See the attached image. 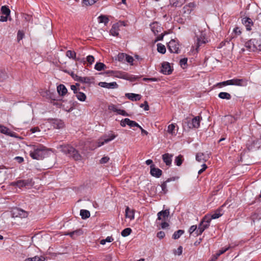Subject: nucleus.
I'll return each mask as SVG.
<instances>
[{
    "label": "nucleus",
    "mask_w": 261,
    "mask_h": 261,
    "mask_svg": "<svg viewBox=\"0 0 261 261\" xmlns=\"http://www.w3.org/2000/svg\"><path fill=\"white\" fill-rule=\"evenodd\" d=\"M47 149L41 144L34 145L33 150L30 152L31 157L35 160H40L43 159L47 155Z\"/></svg>",
    "instance_id": "nucleus-1"
},
{
    "label": "nucleus",
    "mask_w": 261,
    "mask_h": 261,
    "mask_svg": "<svg viewBox=\"0 0 261 261\" xmlns=\"http://www.w3.org/2000/svg\"><path fill=\"white\" fill-rule=\"evenodd\" d=\"M61 150L64 154L72 158L75 161H80L82 159V155L79 151L72 146L69 144L60 146Z\"/></svg>",
    "instance_id": "nucleus-2"
},
{
    "label": "nucleus",
    "mask_w": 261,
    "mask_h": 261,
    "mask_svg": "<svg viewBox=\"0 0 261 261\" xmlns=\"http://www.w3.org/2000/svg\"><path fill=\"white\" fill-rule=\"evenodd\" d=\"M245 47L249 51L261 50V38L260 37L252 38L246 42Z\"/></svg>",
    "instance_id": "nucleus-3"
},
{
    "label": "nucleus",
    "mask_w": 261,
    "mask_h": 261,
    "mask_svg": "<svg viewBox=\"0 0 261 261\" xmlns=\"http://www.w3.org/2000/svg\"><path fill=\"white\" fill-rule=\"evenodd\" d=\"M107 73H111L112 75H113L114 76L116 77L126 80L130 82H134L135 81L138 80L139 79V77L138 76H135L128 73L122 71L111 70L108 71Z\"/></svg>",
    "instance_id": "nucleus-4"
},
{
    "label": "nucleus",
    "mask_w": 261,
    "mask_h": 261,
    "mask_svg": "<svg viewBox=\"0 0 261 261\" xmlns=\"http://www.w3.org/2000/svg\"><path fill=\"white\" fill-rule=\"evenodd\" d=\"M168 48L172 53H179V44L175 40H171L168 44Z\"/></svg>",
    "instance_id": "nucleus-5"
},
{
    "label": "nucleus",
    "mask_w": 261,
    "mask_h": 261,
    "mask_svg": "<svg viewBox=\"0 0 261 261\" xmlns=\"http://www.w3.org/2000/svg\"><path fill=\"white\" fill-rule=\"evenodd\" d=\"M117 135L113 133L109 134L108 135H105L103 137L99 140L97 142V147H100L101 146L104 145L105 143H107L110 141L113 140L116 137Z\"/></svg>",
    "instance_id": "nucleus-6"
},
{
    "label": "nucleus",
    "mask_w": 261,
    "mask_h": 261,
    "mask_svg": "<svg viewBox=\"0 0 261 261\" xmlns=\"http://www.w3.org/2000/svg\"><path fill=\"white\" fill-rule=\"evenodd\" d=\"M11 185L12 186L17 187L19 188H21L26 186H31V180H19L16 181H13L11 182Z\"/></svg>",
    "instance_id": "nucleus-7"
},
{
    "label": "nucleus",
    "mask_w": 261,
    "mask_h": 261,
    "mask_svg": "<svg viewBox=\"0 0 261 261\" xmlns=\"http://www.w3.org/2000/svg\"><path fill=\"white\" fill-rule=\"evenodd\" d=\"M173 71L170 64L168 62H163L162 64L160 72L164 74H170Z\"/></svg>",
    "instance_id": "nucleus-8"
},
{
    "label": "nucleus",
    "mask_w": 261,
    "mask_h": 261,
    "mask_svg": "<svg viewBox=\"0 0 261 261\" xmlns=\"http://www.w3.org/2000/svg\"><path fill=\"white\" fill-rule=\"evenodd\" d=\"M76 54L73 50H68L66 53V56L70 59H72L79 62H85V58H76Z\"/></svg>",
    "instance_id": "nucleus-9"
},
{
    "label": "nucleus",
    "mask_w": 261,
    "mask_h": 261,
    "mask_svg": "<svg viewBox=\"0 0 261 261\" xmlns=\"http://www.w3.org/2000/svg\"><path fill=\"white\" fill-rule=\"evenodd\" d=\"M13 217L26 218L28 217V213L21 209L16 208L12 211Z\"/></svg>",
    "instance_id": "nucleus-10"
},
{
    "label": "nucleus",
    "mask_w": 261,
    "mask_h": 261,
    "mask_svg": "<svg viewBox=\"0 0 261 261\" xmlns=\"http://www.w3.org/2000/svg\"><path fill=\"white\" fill-rule=\"evenodd\" d=\"M207 42V40L204 37L202 34L198 37H197L196 44V50L197 51H198V49L200 47L205 44Z\"/></svg>",
    "instance_id": "nucleus-11"
},
{
    "label": "nucleus",
    "mask_w": 261,
    "mask_h": 261,
    "mask_svg": "<svg viewBox=\"0 0 261 261\" xmlns=\"http://www.w3.org/2000/svg\"><path fill=\"white\" fill-rule=\"evenodd\" d=\"M98 85L101 87L107 89H116L118 87V85L115 82L110 83L105 82H101L98 83Z\"/></svg>",
    "instance_id": "nucleus-12"
},
{
    "label": "nucleus",
    "mask_w": 261,
    "mask_h": 261,
    "mask_svg": "<svg viewBox=\"0 0 261 261\" xmlns=\"http://www.w3.org/2000/svg\"><path fill=\"white\" fill-rule=\"evenodd\" d=\"M150 173L152 176L159 178L162 175V171L160 169L156 168L154 165H151Z\"/></svg>",
    "instance_id": "nucleus-13"
},
{
    "label": "nucleus",
    "mask_w": 261,
    "mask_h": 261,
    "mask_svg": "<svg viewBox=\"0 0 261 261\" xmlns=\"http://www.w3.org/2000/svg\"><path fill=\"white\" fill-rule=\"evenodd\" d=\"M210 226L205 223V222H203L202 220L199 223L198 229L196 232V236H198L201 235L202 232L207 228H208Z\"/></svg>",
    "instance_id": "nucleus-14"
},
{
    "label": "nucleus",
    "mask_w": 261,
    "mask_h": 261,
    "mask_svg": "<svg viewBox=\"0 0 261 261\" xmlns=\"http://www.w3.org/2000/svg\"><path fill=\"white\" fill-rule=\"evenodd\" d=\"M232 82L234 86L245 87L247 85V80L245 79H233Z\"/></svg>",
    "instance_id": "nucleus-15"
},
{
    "label": "nucleus",
    "mask_w": 261,
    "mask_h": 261,
    "mask_svg": "<svg viewBox=\"0 0 261 261\" xmlns=\"http://www.w3.org/2000/svg\"><path fill=\"white\" fill-rule=\"evenodd\" d=\"M210 158L208 153L205 154L202 152L197 153L196 155V160L199 162H205Z\"/></svg>",
    "instance_id": "nucleus-16"
},
{
    "label": "nucleus",
    "mask_w": 261,
    "mask_h": 261,
    "mask_svg": "<svg viewBox=\"0 0 261 261\" xmlns=\"http://www.w3.org/2000/svg\"><path fill=\"white\" fill-rule=\"evenodd\" d=\"M225 205V204H223L222 206L217 208L215 212L212 215V218L214 219H216L219 218L221 216H222L224 214L223 207Z\"/></svg>",
    "instance_id": "nucleus-17"
},
{
    "label": "nucleus",
    "mask_w": 261,
    "mask_h": 261,
    "mask_svg": "<svg viewBox=\"0 0 261 261\" xmlns=\"http://www.w3.org/2000/svg\"><path fill=\"white\" fill-rule=\"evenodd\" d=\"M243 24L246 27L247 31L251 30V27L253 25V22L251 18L249 17H244L242 19Z\"/></svg>",
    "instance_id": "nucleus-18"
},
{
    "label": "nucleus",
    "mask_w": 261,
    "mask_h": 261,
    "mask_svg": "<svg viewBox=\"0 0 261 261\" xmlns=\"http://www.w3.org/2000/svg\"><path fill=\"white\" fill-rule=\"evenodd\" d=\"M169 214L170 212L168 209L160 211L158 213V220L165 221L166 218L169 216Z\"/></svg>",
    "instance_id": "nucleus-19"
},
{
    "label": "nucleus",
    "mask_w": 261,
    "mask_h": 261,
    "mask_svg": "<svg viewBox=\"0 0 261 261\" xmlns=\"http://www.w3.org/2000/svg\"><path fill=\"white\" fill-rule=\"evenodd\" d=\"M74 79L75 81L82 83L90 84L91 83V78L90 77L80 76L76 75Z\"/></svg>",
    "instance_id": "nucleus-20"
},
{
    "label": "nucleus",
    "mask_w": 261,
    "mask_h": 261,
    "mask_svg": "<svg viewBox=\"0 0 261 261\" xmlns=\"http://www.w3.org/2000/svg\"><path fill=\"white\" fill-rule=\"evenodd\" d=\"M83 231L81 229H79L74 231L69 232H65L64 234L69 236L72 239H75L76 237L83 234Z\"/></svg>",
    "instance_id": "nucleus-21"
},
{
    "label": "nucleus",
    "mask_w": 261,
    "mask_h": 261,
    "mask_svg": "<svg viewBox=\"0 0 261 261\" xmlns=\"http://www.w3.org/2000/svg\"><path fill=\"white\" fill-rule=\"evenodd\" d=\"M172 156L169 153H165L162 155L163 160L167 166H170L171 165Z\"/></svg>",
    "instance_id": "nucleus-22"
},
{
    "label": "nucleus",
    "mask_w": 261,
    "mask_h": 261,
    "mask_svg": "<svg viewBox=\"0 0 261 261\" xmlns=\"http://www.w3.org/2000/svg\"><path fill=\"white\" fill-rule=\"evenodd\" d=\"M125 217L130 220H133L135 218V211L130 210L128 206H126L125 210Z\"/></svg>",
    "instance_id": "nucleus-23"
},
{
    "label": "nucleus",
    "mask_w": 261,
    "mask_h": 261,
    "mask_svg": "<svg viewBox=\"0 0 261 261\" xmlns=\"http://www.w3.org/2000/svg\"><path fill=\"white\" fill-rule=\"evenodd\" d=\"M125 96L129 99L132 101L139 100L141 98V95L135 93H126Z\"/></svg>",
    "instance_id": "nucleus-24"
},
{
    "label": "nucleus",
    "mask_w": 261,
    "mask_h": 261,
    "mask_svg": "<svg viewBox=\"0 0 261 261\" xmlns=\"http://www.w3.org/2000/svg\"><path fill=\"white\" fill-rule=\"evenodd\" d=\"M151 29L154 35H157L161 31V27L157 22H153L150 25Z\"/></svg>",
    "instance_id": "nucleus-25"
},
{
    "label": "nucleus",
    "mask_w": 261,
    "mask_h": 261,
    "mask_svg": "<svg viewBox=\"0 0 261 261\" xmlns=\"http://www.w3.org/2000/svg\"><path fill=\"white\" fill-rule=\"evenodd\" d=\"M57 91L59 95L64 96L67 93V89L64 85L60 84L57 87Z\"/></svg>",
    "instance_id": "nucleus-26"
},
{
    "label": "nucleus",
    "mask_w": 261,
    "mask_h": 261,
    "mask_svg": "<svg viewBox=\"0 0 261 261\" xmlns=\"http://www.w3.org/2000/svg\"><path fill=\"white\" fill-rule=\"evenodd\" d=\"M200 117L196 116L191 120V126L195 128H197L200 126Z\"/></svg>",
    "instance_id": "nucleus-27"
},
{
    "label": "nucleus",
    "mask_w": 261,
    "mask_h": 261,
    "mask_svg": "<svg viewBox=\"0 0 261 261\" xmlns=\"http://www.w3.org/2000/svg\"><path fill=\"white\" fill-rule=\"evenodd\" d=\"M85 62H82L84 65L87 64V66H91L93 62H94L95 58L92 55H89L86 58H85Z\"/></svg>",
    "instance_id": "nucleus-28"
},
{
    "label": "nucleus",
    "mask_w": 261,
    "mask_h": 261,
    "mask_svg": "<svg viewBox=\"0 0 261 261\" xmlns=\"http://www.w3.org/2000/svg\"><path fill=\"white\" fill-rule=\"evenodd\" d=\"M218 97L221 99L227 100H229L231 98V96L229 93L225 92H221L219 93Z\"/></svg>",
    "instance_id": "nucleus-29"
},
{
    "label": "nucleus",
    "mask_w": 261,
    "mask_h": 261,
    "mask_svg": "<svg viewBox=\"0 0 261 261\" xmlns=\"http://www.w3.org/2000/svg\"><path fill=\"white\" fill-rule=\"evenodd\" d=\"M0 132L2 134L12 136L10 129L7 127L0 124Z\"/></svg>",
    "instance_id": "nucleus-30"
},
{
    "label": "nucleus",
    "mask_w": 261,
    "mask_h": 261,
    "mask_svg": "<svg viewBox=\"0 0 261 261\" xmlns=\"http://www.w3.org/2000/svg\"><path fill=\"white\" fill-rule=\"evenodd\" d=\"M98 21L99 23H103L107 25L109 21V19L107 16L101 15L98 17Z\"/></svg>",
    "instance_id": "nucleus-31"
},
{
    "label": "nucleus",
    "mask_w": 261,
    "mask_h": 261,
    "mask_svg": "<svg viewBox=\"0 0 261 261\" xmlns=\"http://www.w3.org/2000/svg\"><path fill=\"white\" fill-rule=\"evenodd\" d=\"M80 215L83 219H86L90 216V213L88 210H81L80 211Z\"/></svg>",
    "instance_id": "nucleus-32"
},
{
    "label": "nucleus",
    "mask_w": 261,
    "mask_h": 261,
    "mask_svg": "<svg viewBox=\"0 0 261 261\" xmlns=\"http://www.w3.org/2000/svg\"><path fill=\"white\" fill-rule=\"evenodd\" d=\"M1 11L3 15L6 16H10L11 11L9 8L8 6H3L1 7Z\"/></svg>",
    "instance_id": "nucleus-33"
},
{
    "label": "nucleus",
    "mask_w": 261,
    "mask_h": 261,
    "mask_svg": "<svg viewBox=\"0 0 261 261\" xmlns=\"http://www.w3.org/2000/svg\"><path fill=\"white\" fill-rule=\"evenodd\" d=\"M185 232L184 230L179 229L174 232L172 235V239L174 240H177L180 238V237Z\"/></svg>",
    "instance_id": "nucleus-34"
},
{
    "label": "nucleus",
    "mask_w": 261,
    "mask_h": 261,
    "mask_svg": "<svg viewBox=\"0 0 261 261\" xmlns=\"http://www.w3.org/2000/svg\"><path fill=\"white\" fill-rule=\"evenodd\" d=\"M107 67L106 65L101 62L96 63L95 65L94 68L97 71H101L106 69Z\"/></svg>",
    "instance_id": "nucleus-35"
},
{
    "label": "nucleus",
    "mask_w": 261,
    "mask_h": 261,
    "mask_svg": "<svg viewBox=\"0 0 261 261\" xmlns=\"http://www.w3.org/2000/svg\"><path fill=\"white\" fill-rule=\"evenodd\" d=\"M183 161V156L180 154L175 158L174 163L176 164V165L180 166L182 164Z\"/></svg>",
    "instance_id": "nucleus-36"
},
{
    "label": "nucleus",
    "mask_w": 261,
    "mask_h": 261,
    "mask_svg": "<svg viewBox=\"0 0 261 261\" xmlns=\"http://www.w3.org/2000/svg\"><path fill=\"white\" fill-rule=\"evenodd\" d=\"M76 97L78 100L81 101H84L86 99V95L85 94L81 92H76Z\"/></svg>",
    "instance_id": "nucleus-37"
},
{
    "label": "nucleus",
    "mask_w": 261,
    "mask_h": 261,
    "mask_svg": "<svg viewBox=\"0 0 261 261\" xmlns=\"http://www.w3.org/2000/svg\"><path fill=\"white\" fill-rule=\"evenodd\" d=\"M157 50L159 53L164 54L166 51L165 46L161 43L157 44Z\"/></svg>",
    "instance_id": "nucleus-38"
},
{
    "label": "nucleus",
    "mask_w": 261,
    "mask_h": 261,
    "mask_svg": "<svg viewBox=\"0 0 261 261\" xmlns=\"http://www.w3.org/2000/svg\"><path fill=\"white\" fill-rule=\"evenodd\" d=\"M8 76L4 69H0V82H3L8 78Z\"/></svg>",
    "instance_id": "nucleus-39"
},
{
    "label": "nucleus",
    "mask_w": 261,
    "mask_h": 261,
    "mask_svg": "<svg viewBox=\"0 0 261 261\" xmlns=\"http://www.w3.org/2000/svg\"><path fill=\"white\" fill-rule=\"evenodd\" d=\"M111 34L114 36H117L119 35L118 25L116 24L112 26L111 30H110Z\"/></svg>",
    "instance_id": "nucleus-40"
},
{
    "label": "nucleus",
    "mask_w": 261,
    "mask_h": 261,
    "mask_svg": "<svg viewBox=\"0 0 261 261\" xmlns=\"http://www.w3.org/2000/svg\"><path fill=\"white\" fill-rule=\"evenodd\" d=\"M175 128V125L174 124H171L168 125L167 132L172 135H176V133L174 132V129Z\"/></svg>",
    "instance_id": "nucleus-41"
},
{
    "label": "nucleus",
    "mask_w": 261,
    "mask_h": 261,
    "mask_svg": "<svg viewBox=\"0 0 261 261\" xmlns=\"http://www.w3.org/2000/svg\"><path fill=\"white\" fill-rule=\"evenodd\" d=\"M132 231V230L130 228H126L124 229L121 232V234L123 237H126L129 236Z\"/></svg>",
    "instance_id": "nucleus-42"
},
{
    "label": "nucleus",
    "mask_w": 261,
    "mask_h": 261,
    "mask_svg": "<svg viewBox=\"0 0 261 261\" xmlns=\"http://www.w3.org/2000/svg\"><path fill=\"white\" fill-rule=\"evenodd\" d=\"M126 54L124 53H119L117 55L116 60H117L119 62H124L125 60Z\"/></svg>",
    "instance_id": "nucleus-43"
},
{
    "label": "nucleus",
    "mask_w": 261,
    "mask_h": 261,
    "mask_svg": "<svg viewBox=\"0 0 261 261\" xmlns=\"http://www.w3.org/2000/svg\"><path fill=\"white\" fill-rule=\"evenodd\" d=\"M212 219H214L212 218V216L205 215L203 217L202 220L210 226V223Z\"/></svg>",
    "instance_id": "nucleus-44"
},
{
    "label": "nucleus",
    "mask_w": 261,
    "mask_h": 261,
    "mask_svg": "<svg viewBox=\"0 0 261 261\" xmlns=\"http://www.w3.org/2000/svg\"><path fill=\"white\" fill-rule=\"evenodd\" d=\"M169 1L170 5L174 7H180L182 5L179 2V0H169Z\"/></svg>",
    "instance_id": "nucleus-45"
},
{
    "label": "nucleus",
    "mask_w": 261,
    "mask_h": 261,
    "mask_svg": "<svg viewBox=\"0 0 261 261\" xmlns=\"http://www.w3.org/2000/svg\"><path fill=\"white\" fill-rule=\"evenodd\" d=\"M45 258H43V260H41V258L38 256H35L33 257H29L26 258L24 261H44Z\"/></svg>",
    "instance_id": "nucleus-46"
},
{
    "label": "nucleus",
    "mask_w": 261,
    "mask_h": 261,
    "mask_svg": "<svg viewBox=\"0 0 261 261\" xmlns=\"http://www.w3.org/2000/svg\"><path fill=\"white\" fill-rule=\"evenodd\" d=\"M98 0H83V4L86 6H91Z\"/></svg>",
    "instance_id": "nucleus-47"
},
{
    "label": "nucleus",
    "mask_w": 261,
    "mask_h": 261,
    "mask_svg": "<svg viewBox=\"0 0 261 261\" xmlns=\"http://www.w3.org/2000/svg\"><path fill=\"white\" fill-rule=\"evenodd\" d=\"M167 182L165 181L161 185L162 188V192L164 194H166L168 192V189L167 188Z\"/></svg>",
    "instance_id": "nucleus-48"
},
{
    "label": "nucleus",
    "mask_w": 261,
    "mask_h": 261,
    "mask_svg": "<svg viewBox=\"0 0 261 261\" xmlns=\"http://www.w3.org/2000/svg\"><path fill=\"white\" fill-rule=\"evenodd\" d=\"M114 240L112 237H108L106 239H103L100 241V244L105 245L106 242H112Z\"/></svg>",
    "instance_id": "nucleus-49"
},
{
    "label": "nucleus",
    "mask_w": 261,
    "mask_h": 261,
    "mask_svg": "<svg viewBox=\"0 0 261 261\" xmlns=\"http://www.w3.org/2000/svg\"><path fill=\"white\" fill-rule=\"evenodd\" d=\"M218 84L221 86H227V85H232V79L219 83Z\"/></svg>",
    "instance_id": "nucleus-50"
},
{
    "label": "nucleus",
    "mask_w": 261,
    "mask_h": 261,
    "mask_svg": "<svg viewBox=\"0 0 261 261\" xmlns=\"http://www.w3.org/2000/svg\"><path fill=\"white\" fill-rule=\"evenodd\" d=\"M127 121V120H126ZM127 122L129 123L128 125L130 127H138L139 126V124L137 123L135 121H133L131 120H127Z\"/></svg>",
    "instance_id": "nucleus-51"
},
{
    "label": "nucleus",
    "mask_w": 261,
    "mask_h": 261,
    "mask_svg": "<svg viewBox=\"0 0 261 261\" xmlns=\"http://www.w3.org/2000/svg\"><path fill=\"white\" fill-rule=\"evenodd\" d=\"M24 33L22 31H20V30L18 31V33H17V38L18 41H19L20 40L22 39V38L24 37Z\"/></svg>",
    "instance_id": "nucleus-52"
},
{
    "label": "nucleus",
    "mask_w": 261,
    "mask_h": 261,
    "mask_svg": "<svg viewBox=\"0 0 261 261\" xmlns=\"http://www.w3.org/2000/svg\"><path fill=\"white\" fill-rule=\"evenodd\" d=\"M197 229H198V227H197V225H192L190 227V228L189 229V232L190 234H192V233H193L194 231H195V232H196Z\"/></svg>",
    "instance_id": "nucleus-53"
},
{
    "label": "nucleus",
    "mask_w": 261,
    "mask_h": 261,
    "mask_svg": "<svg viewBox=\"0 0 261 261\" xmlns=\"http://www.w3.org/2000/svg\"><path fill=\"white\" fill-rule=\"evenodd\" d=\"M140 107L143 108L145 111H148L149 109V107L147 101H145L143 103H141Z\"/></svg>",
    "instance_id": "nucleus-54"
},
{
    "label": "nucleus",
    "mask_w": 261,
    "mask_h": 261,
    "mask_svg": "<svg viewBox=\"0 0 261 261\" xmlns=\"http://www.w3.org/2000/svg\"><path fill=\"white\" fill-rule=\"evenodd\" d=\"M229 247L223 248L219 251V252L216 254V257L219 256L220 255L223 254L226 251L229 249Z\"/></svg>",
    "instance_id": "nucleus-55"
},
{
    "label": "nucleus",
    "mask_w": 261,
    "mask_h": 261,
    "mask_svg": "<svg viewBox=\"0 0 261 261\" xmlns=\"http://www.w3.org/2000/svg\"><path fill=\"white\" fill-rule=\"evenodd\" d=\"M109 160H110L109 157H108L107 156H103L100 159L99 162L100 164H106V163H108Z\"/></svg>",
    "instance_id": "nucleus-56"
},
{
    "label": "nucleus",
    "mask_w": 261,
    "mask_h": 261,
    "mask_svg": "<svg viewBox=\"0 0 261 261\" xmlns=\"http://www.w3.org/2000/svg\"><path fill=\"white\" fill-rule=\"evenodd\" d=\"M134 60L132 56L126 55L125 61L132 64Z\"/></svg>",
    "instance_id": "nucleus-57"
},
{
    "label": "nucleus",
    "mask_w": 261,
    "mask_h": 261,
    "mask_svg": "<svg viewBox=\"0 0 261 261\" xmlns=\"http://www.w3.org/2000/svg\"><path fill=\"white\" fill-rule=\"evenodd\" d=\"M130 120V119L129 118H125L124 119H122L121 121L120 125L122 127H125L126 126V125H128L129 123L127 122V121H126V120Z\"/></svg>",
    "instance_id": "nucleus-58"
},
{
    "label": "nucleus",
    "mask_w": 261,
    "mask_h": 261,
    "mask_svg": "<svg viewBox=\"0 0 261 261\" xmlns=\"http://www.w3.org/2000/svg\"><path fill=\"white\" fill-rule=\"evenodd\" d=\"M233 32L235 34L236 36L241 35L242 33L240 28L238 27H236L234 28Z\"/></svg>",
    "instance_id": "nucleus-59"
},
{
    "label": "nucleus",
    "mask_w": 261,
    "mask_h": 261,
    "mask_svg": "<svg viewBox=\"0 0 261 261\" xmlns=\"http://www.w3.org/2000/svg\"><path fill=\"white\" fill-rule=\"evenodd\" d=\"M182 252V247L180 246L178 247L177 250L175 251L174 253L178 255H180Z\"/></svg>",
    "instance_id": "nucleus-60"
},
{
    "label": "nucleus",
    "mask_w": 261,
    "mask_h": 261,
    "mask_svg": "<svg viewBox=\"0 0 261 261\" xmlns=\"http://www.w3.org/2000/svg\"><path fill=\"white\" fill-rule=\"evenodd\" d=\"M157 237L160 239H162L164 238L165 233L163 231H160L157 233Z\"/></svg>",
    "instance_id": "nucleus-61"
},
{
    "label": "nucleus",
    "mask_w": 261,
    "mask_h": 261,
    "mask_svg": "<svg viewBox=\"0 0 261 261\" xmlns=\"http://www.w3.org/2000/svg\"><path fill=\"white\" fill-rule=\"evenodd\" d=\"M195 6V5L194 3H190L188 5L184 6V8L187 9L188 10H189V9H188V8H190L192 9V8H194Z\"/></svg>",
    "instance_id": "nucleus-62"
},
{
    "label": "nucleus",
    "mask_w": 261,
    "mask_h": 261,
    "mask_svg": "<svg viewBox=\"0 0 261 261\" xmlns=\"http://www.w3.org/2000/svg\"><path fill=\"white\" fill-rule=\"evenodd\" d=\"M108 109L109 110L115 112H116L117 110V108L116 107V106L113 104L110 105L108 107Z\"/></svg>",
    "instance_id": "nucleus-63"
},
{
    "label": "nucleus",
    "mask_w": 261,
    "mask_h": 261,
    "mask_svg": "<svg viewBox=\"0 0 261 261\" xmlns=\"http://www.w3.org/2000/svg\"><path fill=\"white\" fill-rule=\"evenodd\" d=\"M161 226L162 229H165L169 226V224L167 222L164 221L161 223Z\"/></svg>",
    "instance_id": "nucleus-64"
}]
</instances>
